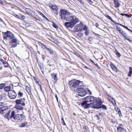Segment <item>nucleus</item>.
Returning a JSON list of instances; mask_svg holds the SVG:
<instances>
[{
	"label": "nucleus",
	"instance_id": "obj_15",
	"mask_svg": "<svg viewBox=\"0 0 132 132\" xmlns=\"http://www.w3.org/2000/svg\"><path fill=\"white\" fill-rule=\"evenodd\" d=\"M82 86V85H80L78 87V88L77 90V92L78 94L79 93V92H81L82 91H83L82 90L85 89L81 87V86Z\"/></svg>",
	"mask_w": 132,
	"mask_h": 132
},
{
	"label": "nucleus",
	"instance_id": "obj_61",
	"mask_svg": "<svg viewBox=\"0 0 132 132\" xmlns=\"http://www.w3.org/2000/svg\"><path fill=\"white\" fill-rule=\"evenodd\" d=\"M126 33H125L123 34V35H122L124 37H125V36H126Z\"/></svg>",
	"mask_w": 132,
	"mask_h": 132
},
{
	"label": "nucleus",
	"instance_id": "obj_40",
	"mask_svg": "<svg viewBox=\"0 0 132 132\" xmlns=\"http://www.w3.org/2000/svg\"><path fill=\"white\" fill-rule=\"evenodd\" d=\"M18 94L21 97H22L23 96V94L20 91L19 93Z\"/></svg>",
	"mask_w": 132,
	"mask_h": 132
},
{
	"label": "nucleus",
	"instance_id": "obj_59",
	"mask_svg": "<svg viewBox=\"0 0 132 132\" xmlns=\"http://www.w3.org/2000/svg\"><path fill=\"white\" fill-rule=\"evenodd\" d=\"M95 26L97 27L98 28L99 26V25L98 23H96L95 24Z\"/></svg>",
	"mask_w": 132,
	"mask_h": 132
},
{
	"label": "nucleus",
	"instance_id": "obj_37",
	"mask_svg": "<svg viewBox=\"0 0 132 132\" xmlns=\"http://www.w3.org/2000/svg\"><path fill=\"white\" fill-rule=\"evenodd\" d=\"M120 15L122 16H123L124 15H125L126 16L128 17H130L131 16V15L130 16H129L127 14H123L122 13H121Z\"/></svg>",
	"mask_w": 132,
	"mask_h": 132
},
{
	"label": "nucleus",
	"instance_id": "obj_10",
	"mask_svg": "<svg viewBox=\"0 0 132 132\" xmlns=\"http://www.w3.org/2000/svg\"><path fill=\"white\" fill-rule=\"evenodd\" d=\"M110 65L111 69L114 71L117 72L118 70V69L117 67L113 63H111L110 64Z\"/></svg>",
	"mask_w": 132,
	"mask_h": 132
},
{
	"label": "nucleus",
	"instance_id": "obj_3",
	"mask_svg": "<svg viewBox=\"0 0 132 132\" xmlns=\"http://www.w3.org/2000/svg\"><path fill=\"white\" fill-rule=\"evenodd\" d=\"M85 101H83L81 103L82 106L84 108L88 109L92 105L93 102H92L90 104L88 103L91 102L94 100V97L92 96H89L85 98Z\"/></svg>",
	"mask_w": 132,
	"mask_h": 132
},
{
	"label": "nucleus",
	"instance_id": "obj_42",
	"mask_svg": "<svg viewBox=\"0 0 132 132\" xmlns=\"http://www.w3.org/2000/svg\"><path fill=\"white\" fill-rule=\"evenodd\" d=\"M17 41V40L15 39H13L12 40V42L14 43H16Z\"/></svg>",
	"mask_w": 132,
	"mask_h": 132
},
{
	"label": "nucleus",
	"instance_id": "obj_47",
	"mask_svg": "<svg viewBox=\"0 0 132 132\" xmlns=\"http://www.w3.org/2000/svg\"><path fill=\"white\" fill-rule=\"evenodd\" d=\"M13 15L15 17L17 18H18V15H17L14 13H13Z\"/></svg>",
	"mask_w": 132,
	"mask_h": 132
},
{
	"label": "nucleus",
	"instance_id": "obj_34",
	"mask_svg": "<svg viewBox=\"0 0 132 132\" xmlns=\"http://www.w3.org/2000/svg\"><path fill=\"white\" fill-rule=\"evenodd\" d=\"M61 122L62 125H65L66 124L64 122V120L63 118L61 119Z\"/></svg>",
	"mask_w": 132,
	"mask_h": 132
},
{
	"label": "nucleus",
	"instance_id": "obj_1",
	"mask_svg": "<svg viewBox=\"0 0 132 132\" xmlns=\"http://www.w3.org/2000/svg\"><path fill=\"white\" fill-rule=\"evenodd\" d=\"M4 118L8 120H11L13 122L18 121V120H22L24 117L23 114L15 115V112L14 111H8L4 117Z\"/></svg>",
	"mask_w": 132,
	"mask_h": 132
},
{
	"label": "nucleus",
	"instance_id": "obj_54",
	"mask_svg": "<svg viewBox=\"0 0 132 132\" xmlns=\"http://www.w3.org/2000/svg\"><path fill=\"white\" fill-rule=\"evenodd\" d=\"M89 3L90 4H92L93 2L91 0H87Z\"/></svg>",
	"mask_w": 132,
	"mask_h": 132
},
{
	"label": "nucleus",
	"instance_id": "obj_38",
	"mask_svg": "<svg viewBox=\"0 0 132 132\" xmlns=\"http://www.w3.org/2000/svg\"><path fill=\"white\" fill-rule=\"evenodd\" d=\"M73 54L76 55L79 57H80V55L79 54L76 52H74V53H73Z\"/></svg>",
	"mask_w": 132,
	"mask_h": 132
},
{
	"label": "nucleus",
	"instance_id": "obj_36",
	"mask_svg": "<svg viewBox=\"0 0 132 132\" xmlns=\"http://www.w3.org/2000/svg\"><path fill=\"white\" fill-rule=\"evenodd\" d=\"M88 29V27L86 25H85L84 27L83 30H84L87 31Z\"/></svg>",
	"mask_w": 132,
	"mask_h": 132
},
{
	"label": "nucleus",
	"instance_id": "obj_24",
	"mask_svg": "<svg viewBox=\"0 0 132 132\" xmlns=\"http://www.w3.org/2000/svg\"><path fill=\"white\" fill-rule=\"evenodd\" d=\"M25 16H24L22 15L21 14H20L19 15H18V18L21 19H25Z\"/></svg>",
	"mask_w": 132,
	"mask_h": 132
},
{
	"label": "nucleus",
	"instance_id": "obj_51",
	"mask_svg": "<svg viewBox=\"0 0 132 132\" xmlns=\"http://www.w3.org/2000/svg\"><path fill=\"white\" fill-rule=\"evenodd\" d=\"M125 33V32L124 31H122L120 34L122 35Z\"/></svg>",
	"mask_w": 132,
	"mask_h": 132
},
{
	"label": "nucleus",
	"instance_id": "obj_7",
	"mask_svg": "<svg viewBox=\"0 0 132 132\" xmlns=\"http://www.w3.org/2000/svg\"><path fill=\"white\" fill-rule=\"evenodd\" d=\"M4 36H3V38L5 39H8L9 38L12 39L13 37V34L10 31H7L4 33Z\"/></svg>",
	"mask_w": 132,
	"mask_h": 132
},
{
	"label": "nucleus",
	"instance_id": "obj_53",
	"mask_svg": "<svg viewBox=\"0 0 132 132\" xmlns=\"http://www.w3.org/2000/svg\"><path fill=\"white\" fill-rule=\"evenodd\" d=\"M118 114H119L120 116V115H121V111L120 110H119L118 111Z\"/></svg>",
	"mask_w": 132,
	"mask_h": 132
},
{
	"label": "nucleus",
	"instance_id": "obj_50",
	"mask_svg": "<svg viewBox=\"0 0 132 132\" xmlns=\"http://www.w3.org/2000/svg\"><path fill=\"white\" fill-rule=\"evenodd\" d=\"M55 73H53V74H51V76L53 78H54V76H55Z\"/></svg>",
	"mask_w": 132,
	"mask_h": 132
},
{
	"label": "nucleus",
	"instance_id": "obj_31",
	"mask_svg": "<svg viewBox=\"0 0 132 132\" xmlns=\"http://www.w3.org/2000/svg\"><path fill=\"white\" fill-rule=\"evenodd\" d=\"M83 35L82 33L79 32L77 34V35L79 37H82Z\"/></svg>",
	"mask_w": 132,
	"mask_h": 132
},
{
	"label": "nucleus",
	"instance_id": "obj_30",
	"mask_svg": "<svg viewBox=\"0 0 132 132\" xmlns=\"http://www.w3.org/2000/svg\"><path fill=\"white\" fill-rule=\"evenodd\" d=\"M54 80H55L56 81H57V80H58V78L57 77V74H55V76L54 77V78H53Z\"/></svg>",
	"mask_w": 132,
	"mask_h": 132
},
{
	"label": "nucleus",
	"instance_id": "obj_45",
	"mask_svg": "<svg viewBox=\"0 0 132 132\" xmlns=\"http://www.w3.org/2000/svg\"><path fill=\"white\" fill-rule=\"evenodd\" d=\"M93 39V38L91 37H89L88 38V40L91 41Z\"/></svg>",
	"mask_w": 132,
	"mask_h": 132
},
{
	"label": "nucleus",
	"instance_id": "obj_39",
	"mask_svg": "<svg viewBox=\"0 0 132 132\" xmlns=\"http://www.w3.org/2000/svg\"><path fill=\"white\" fill-rule=\"evenodd\" d=\"M53 26L54 28H55L56 29L58 28V27L54 23H53Z\"/></svg>",
	"mask_w": 132,
	"mask_h": 132
},
{
	"label": "nucleus",
	"instance_id": "obj_17",
	"mask_svg": "<svg viewBox=\"0 0 132 132\" xmlns=\"http://www.w3.org/2000/svg\"><path fill=\"white\" fill-rule=\"evenodd\" d=\"M11 87L9 86H7L5 87L4 88V90L6 92H10L11 90H10Z\"/></svg>",
	"mask_w": 132,
	"mask_h": 132
},
{
	"label": "nucleus",
	"instance_id": "obj_4",
	"mask_svg": "<svg viewBox=\"0 0 132 132\" xmlns=\"http://www.w3.org/2000/svg\"><path fill=\"white\" fill-rule=\"evenodd\" d=\"M72 18L70 22H66L64 23V25L66 27L73 28L75 24L78 22V19L74 15Z\"/></svg>",
	"mask_w": 132,
	"mask_h": 132
},
{
	"label": "nucleus",
	"instance_id": "obj_19",
	"mask_svg": "<svg viewBox=\"0 0 132 132\" xmlns=\"http://www.w3.org/2000/svg\"><path fill=\"white\" fill-rule=\"evenodd\" d=\"M15 108L16 109L18 110H23V107L19 105H16L15 106Z\"/></svg>",
	"mask_w": 132,
	"mask_h": 132
},
{
	"label": "nucleus",
	"instance_id": "obj_22",
	"mask_svg": "<svg viewBox=\"0 0 132 132\" xmlns=\"http://www.w3.org/2000/svg\"><path fill=\"white\" fill-rule=\"evenodd\" d=\"M100 108H102L103 110H107V109L106 106L104 105H102V104L100 105Z\"/></svg>",
	"mask_w": 132,
	"mask_h": 132
},
{
	"label": "nucleus",
	"instance_id": "obj_12",
	"mask_svg": "<svg viewBox=\"0 0 132 132\" xmlns=\"http://www.w3.org/2000/svg\"><path fill=\"white\" fill-rule=\"evenodd\" d=\"M52 9L54 11L56 15L58 14V10L57 7L55 6H52Z\"/></svg>",
	"mask_w": 132,
	"mask_h": 132
},
{
	"label": "nucleus",
	"instance_id": "obj_46",
	"mask_svg": "<svg viewBox=\"0 0 132 132\" xmlns=\"http://www.w3.org/2000/svg\"><path fill=\"white\" fill-rule=\"evenodd\" d=\"M78 1L80 3L82 4H84V2L82 0H78Z\"/></svg>",
	"mask_w": 132,
	"mask_h": 132
},
{
	"label": "nucleus",
	"instance_id": "obj_60",
	"mask_svg": "<svg viewBox=\"0 0 132 132\" xmlns=\"http://www.w3.org/2000/svg\"><path fill=\"white\" fill-rule=\"evenodd\" d=\"M0 61H1L2 63L4 62V60H3L2 59H0Z\"/></svg>",
	"mask_w": 132,
	"mask_h": 132
},
{
	"label": "nucleus",
	"instance_id": "obj_55",
	"mask_svg": "<svg viewBox=\"0 0 132 132\" xmlns=\"http://www.w3.org/2000/svg\"><path fill=\"white\" fill-rule=\"evenodd\" d=\"M20 104L23 106L25 105V103L24 102H21Z\"/></svg>",
	"mask_w": 132,
	"mask_h": 132
},
{
	"label": "nucleus",
	"instance_id": "obj_26",
	"mask_svg": "<svg viewBox=\"0 0 132 132\" xmlns=\"http://www.w3.org/2000/svg\"><path fill=\"white\" fill-rule=\"evenodd\" d=\"M106 18H107L109 19H110V20L112 21L113 22L115 23V22H116V21L113 20L111 18V17L110 16H109V15H106Z\"/></svg>",
	"mask_w": 132,
	"mask_h": 132
},
{
	"label": "nucleus",
	"instance_id": "obj_58",
	"mask_svg": "<svg viewBox=\"0 0 132 132\" xmlns=\"http://www.w3.org/2000/svg\"><path fill=\"white\" fill-rule=\"evenodd\" d=\"M2 68V63L0 62V70Z\"/></svg>",
	"mask_w": 132,
	"mask_h": 132
},
{
	"label": "nucleus",
	"instance_id": "obj_23",
	"mask_svg": "<svg viewBox=\"0 0 132 132\" xmlns=\"http://www.w3.org/2000/svg\"><path fill=\"white\" fill-rule=\"evenodd\" d=\"M22 100V99H21V100L20 99H17L16 100L15 102V103L17 105H19L20 104H21V100Z\"/></svg>",
	"mask_w": 132,
	"mask_h": 132
},
{
	"label": "nucleus",
	"instance_id": "obj_63",
	"mask_svg": "<svg viewBox=\"0 0 132 132\" xmlns=\"http://www.w3.org/2000/svg\"><path fill=\"white\" fill-rule=\"evenodd\" d=\"M81 26V24H79V25H78V26H77V27H80Z\"/></svg>",
	"mask_w": 132,
	"mask_h": 132
},
{
	"label": "nucleus",
	"instance_id": "obj_35",
	"mask_svg": "<svg viewBox=\"0 0 132 132\" xmlns=\"http://www.w3.org/2000/svg\"><path fill=\"white\" fill-rule=\"evenodd\" d=\"M94 118L97 120H99L100 119V117L98 115H96L94 116Z\"/></svg>",
	"mask_w": 132,
	"mask_h": 132
},
{
	"label": "nucleus",
	"instance_id": "obj_43",
	"mask_svg": "<svg viewBox=\"0 0 132 132\" xmlns=\"http://www.w3.org/2000/svg\"><path fill=\"white\" fill-rule=\"evenodd\" d=\"M48 52L51 54H54V52L52 50H48Z\"/></svg>",
	"mask_w": 132,
	"mask_h": 132
},
{
	"label": "nucleus",
	"instance_id": "obj_48",
	"mask_svg": "<svg viewBox=\"0 0 132 132\" xmlns=\"http://www.w3.org/2000/svg\"><path fill=\"white\" fill-rule=\"evenodd\" d=\"M38 13L40 15H41L42 16H43L44 14L42 13L40 11L38 12Z\"/></svg>",
	"mask_w": 132,
	"mask_h": 132
},
{
	"label": "nucleus",
	"instance_id": "obj_8",
	"mask_svg": "<svg viewBox=\"0 0 132 132\" xmlns=\"http://www.w3.org/2000/svg\"><path fill=\"white\" fill-rule=\"evenodd\" d=\"M8 96L10 98L14 99L16 97V94L14 91L11 90L8 93Z\"/></svg>",
	"mask_w": 132,
	"mask_h": 132
},
{
	"label": "nucleus",
	"instance_id": "obj_20",
	"mask_svg": "<svg viewBox=\"0 0 132 132\" xmlns=\"http://www.w3.org/2000/svg\"><path fill=\"white\" fill-rule=\"evenodd\" d=\"M129 74L128 75V76L129 77H130L132 74V68L130 67L129 68Z\"/></svg>",
	"mask_w": 132,
	"mask_h": 132
},
{
	"label": "nucleus",
	"instance_id": "obj_41",
	"mask_svg": "<svg viewBox=\"0 0 132 132\" xmlns=\"http://www.w3.org/2000/svg\"><path fill=\"white\" fill-rule=\"evenodd\" d=\"M124 28H125V29H126L128 30L129 31H130L131 32H132V31L130 30V29H129V28H128L126 26H124Z\"/></svg>",
	"mask_w": 132,
	"mask_h": 132
},
{
	"label": "nucleus",
	"instance_id": "obj_52",
	"mask_svg": "<svg viewBox=\"0 0 132 132\" xmlns=\"http://www.w3.org/2000/svg\"><path fill=\"white\" fill-rule=\"evenodd\" d=\"M16 44L12 45L11 46L12 47H16Z\"/></svg>",
	"mask_w": 132,
	"mask_h": 132
},
{
	"label": "nucleus",
	"instance_id": "obj_5",
	"mask_svg": "<svg viewBox=\"0 0 132 132\" xmlns=\"http://www.w3.org/2000/svg\"><path fill=\"white\" fill-rule=\"evenodd\" d=\"M81 83H82V82L79 80L75 81L74 80H72L69 81L68 85L70 87H72L74 88H76Z\"/></svg>",
	"mask_w": 132,
	"mask_h": 132
},
{
	"label": "nucleus",
	"instance_id": "obj_9",
	"mask_svg": "<svg viewBox=\"0 0 132 132\" xmlns=\"http://www.w3.org/2000/svg\"><path fill=\"white\" fill-rule=\"evenodd\" d=\"M9 110L8 107L6 106H3L0 107V113L3 114L7 112Z\"/></svg>",
	"mask_w": 132,
	"mask_h": 132
},
{
	"label": "nucleus",
	"instance_id": "obj_21",
	"mask_svg": "<svg viewBox=\"0 0 132 132\" xmlns=\"http://www.w3.org/2000/svg\"><path fill=\"white\" fill-rule=\"evenodd\" d=\"M115 53H116V56L117 57H119L121 56V54L118 52L117 51V50H116V51L115 52Z\"/></svg>",
	"mask_w": 132,
	"mask_h": 132
},
{
	"label": "nucleus",
	"instance_id": "obj_16",
	"mask_svg": "<svg viewBox=\"0 0 132 132\" xmlns=\"http://www.w3.org/2000/svg\"><path fill=\"white\" fill-rule=\"evenodd\" d=\"M38 44L39 45L41 46L43 49H46L47 50V48L46 46L44 45V44H42L40 42H38Z\"/></svg>",
	"mask_w": 132,
	"mask_h": 132
},
{
	"label": "nucleus",
	"instance_id": "obj_56",
	"mask_svg": "<svg viewBox=\"0 0 132 132\" xmlns=\"http://www.w3.org/2000/svg\"><path fill=\"white\" fill-rule=\"evenodd\" d=\"M107 94L109 97H110V98H111L112 99V100H114V98L113 97H111V96H110L108 94Z\"/></svg>",
	"mask_w": 132,
	"mask_h": 132
},
{
	"label": "nucleus",
	"instance_id": "obj_13",
	"mask_svg": "<svg viewBox=\"0 0 132 132\" xmlns=\"http://www.w3.org/2000/svg\"><path fill=\"white\" fill-rule=\"evenodd\" d=\"M114 2L115 5V7H116L118 8L120 5V4L119 3L118 0H114Z\"/></svg>",
	"mask_w": 132,
	"mask_h": 132
},
{
	"label": "nucleus",
	"instance_id": "obj_33",
	"mask_svg": "<svg viewBox=\"0 0 132 132\" xmlns=\"http://www.w3.org/2000/svg\"><path fill=\"white\" fill-rule=\"evenodd\" d=\"M116 29H117L118 31L119 32V33H120L122 31L121 30V28L120 27H118L117 26L116 27Z\"/></svg>",
	"mask_w": 132,
	"mask_h": 132
},
{
	"label": "nucleus",
	"instance_id": "obj_28",
	"mask_svg": "<svg viewBox=\"0 0 132 132\" xmlns=\"http://www.w3.org/2000/svg\"><path fill=\"white\" fill-rule=\"evenodd\" d=\"M4 65V66L6 67H8L9 65L8 63L6 61H4V62L2 63Z\"/></svg>",
	"mask_w": 132,
	"mask_h": 132
},
{
	"label": "nucleus",
	"instance_id": "obj_18",
	"mask_svg": "<svg viewBox=\"0 0 132 132\" xmlns=\"http://www.w3.org/2000/svg\"><path fill=\"white\" fill-rule=\"evenodd\" d=\"M117 131L119 132H120L121 131L124 130V128L123 127L119 126L117 127Z\"/></svg>",
	"mask_w": 132,
	"mask_h": 132
},
{
	"label": "nucleus",
	"instance_id": "obj_49",
	"mask_svg": "<svg viewBox=\"0 0 132 132\" xmlns=\"http://www.w3.org/2000/svg\"><path fill=\"white\" fill-rule=\"evenodd\" d=\"M4 103L0 102V107H2L4 105Z\"/></svg>",
	"mask_w": 132,
	"mask_h": 132
},
{
	"label": "nucleus",
	"instance_id": "obj_27",
	"mask_svg": "<svg viewBox=\"0 0 132 132\" xmlns=\"http://www.w3.org/2000/svg\"><path fill=\"white\" fill-rule=\"evenodd\" d=\"M27 123L26 122H23L22 123L21 125L20 126V127H24L26 125H27Z\"/></svg>",
	"mask_w": 132,
	"mask_h": 132
},
{
	"label": "nucleus",
	"instance_id": "obj_62",
	"mask_svg": "<svg viewBox=\"0 0 132 132\" xmlns=\"http://www.w3.org/2000/svg\"><path fill=\"white\" fill-rule=\"evenodd\" d=\"M3 99V98L1 96V95H0V100H2V99Z\"/></svg>",
	"mask_w": 132,
	"mask_h": 132
},
{
	"label": "nucleus",
	"instance_id": "obj_32",
	"mask_svg": "<svg viewBox=\"0 0 132 132\" xmlns=\"http://www.w3.org/2000/svg\"><path fill=\"white\" fill-rule=\"evenodd\" d=\"M1 96L3 98L4 97H5L6 96V94L5 93H2V94L1 95Z\"/></svg>",
	"mask_w": 132,
	"mask_h": 132
},
{
	"label": "nucleus",
	"instance_id": "obj_57",
	"mask_svg": "<svg viewBox=\"0 0 132 132\" xmlns=\"http://www.w3.org/2000/svg\"><path fill=\"white\" fill-rule=\"evenodd\" d=\"M94 34L95 35H96L98 37H99V36H100V35L98 34H97L95 33H94Z\"/></svg>",
	"mask_w": 132,
	"mask_h": 132
},
{
	"label": "nucleus",
	"instance_id": "obj_64",
	"mask_svg": "<svg viewBox=\"0 0 132 132\" xmlns=\"http://www.w3.org/2000/svg\"><path fill=\"white\" fill-rule=\"evenodd\" d=\"M88 91L89 92V94L90 95H91L92 94V93L91 92V91L89 89H88Z\"/></svg>",
	"mask_w": 132,
	"mask_h": 132
},
{
	"label": "nucleus",
	"instance_id": "obj_29",
	"mask_svg": "<svg viewBox=\"0 0 132 132\" xmlns=\"http://www.w3.org/2000/svg\"><path fill=\"white\" fill-rule=\"evenodd\" d=\"M5 86V84H0V89H2Z\"/></svg>",
	"mask_w": 132,
	"mask_h": 132
},
{
	"label": "nucleus",
	"instance_id": "obj_25",
	"mask_svg": "<svg viewBox=\"0 0 132 132\" xmlns=\"http://www.w3.org/2000/svg\"><path fill=\"white\" fill-rule=\"evenodd\" d=\"M35 19L39 21H41L42 20V19L38 15H36L34 17Z\"/></svg>",
	"mask_w": 132,
	"mask_h": 132
},
{
	"label": "nucleus",
	"instance_id": "obj_6",
	"mask_svg": "<svg viewBox=\"0 0 132 132\" xmlns=\"http://www.w3.org/2000/svg\"><path fill=\"white\" fill-rule=\"evenodd\" d=\"M102 102L99 100H94V102L90 106L93 108L96 109H100V105L102 104Z\"/></svg>",
	"mask_w": 132,
	"mask_h": 132
},
{
	"label": "nucleus",
	"instance_id": "obj_44",
	"mask_svg": "<svg viewBox=\"0 0 132 132\" xmlns=\"http://www.w3.org/2000/svg\"><path fill=\"white\" fill-rule=\"evenodd\" d=\"M89 32L88 31H86L85 33V35L86 36H88L89 34Z\"/></svg>",
	"mask_w": 132,
	"mask_h": 132
},
{
	"label": "nucleus",
	"instance_id": "obj_14",
	"mask_svg": "<svg viewBox=\"0 0 132 132\" xmlns=\"http://www.w3.org/2000/svg\"><path fill=\"white\" fill-rule=\"evenodd\" d=\"M83 91L81 92H80L78 94V95L81 96H84L86 94V92L85 89L82 90Z\"/></svg>",
	"mask_w": 132,
	"mask_h": 132
},
{
	"label": "nucleus",
	"instance_id": "obj_11",
	"mask_svg": "<svg viewBox=\"0 0 132 132\" xmlns=\"http://www.w3.org/2000/svg\"><path fill=\"white\" fill-rule=\"evenodd\" d=\"M28 14L30 16H34L35 15V13L33 11L30 10L28 11L27 12Z\"/></svg>",
	"mask_w": 132,
	"mask_h": 132
},
{
	"label": "nucleus",
	"instance_id": "obj_2",
	"mask_svg": "<svg viewBox=\"0 0 132 132\" xmlns=\"http://www.w3.org/2000/svg\"><path fill=\"white\" fill-rule=\"evenodd\" d=\"M60 15L62 20H65L69 22L73 19L72 18L74 16V15H72L71 14L67 11L63 9L61 10Z\"/></svg>",
	"mask_w": 132,
	"mask_h": 132
}]
</instances>
